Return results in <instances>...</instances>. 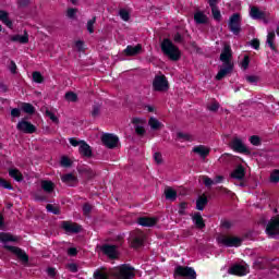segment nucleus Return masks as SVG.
Returning <instances> with one entry per match:
<instances>
[{"instance_id": "55", "label": "nucleus", "mask_w": 279, "mask_h": 279, "mask_svg": "<svg viewBox=\"0 0 279 279\" xmlns=\"http://www.w3.org/2000/svg\"><path fill=\"white\" fill-rule=\"evenodd\" d=\"M99 112H101V107L99 106H94L92 110V117H99Z\"/></svg>"}, {"instance_id": "48", "label": "nucleus", "mask_w": 279, "mask_h": 279, "mask_svg": "<svg viewBox=\"0 0 279 279\" xmlns=\"http://www.w3.org/2000/svg\"><path fill=\"white\" fill-rule=\"evenodd\" d=\"M69 141H70V145H72V147H81L82 143H84V141H77L74 137H71Z\"/></svg>"}, {"instance_id": "9", "label": "nucleus", "mask_w": 279, "mask_h": 279, "mask_svg": "<svg viewBox=\"0 0 279 279\" xmlns=\"http://www.w3.org/2000/svg\"><path fill=\"white\" fill-rule=\"evenodd\" d=\"M229 274L232 276H247L250 274V266L247 264H235L230 267Z\"/></svg>"}, {"instance_id": "63", "label": "nucleus", "mask_w": 279, "mask_h": 279, "mask_svg": "<svg viewBox=\"0 0 279 279\" xmlns=\"http://www.w3.org/2000/svg\"><path fill=\"white\" fill-rule=\"evenodd\" d=\"M68 269H70V271L75 274L77 271V265L76 264H69Z\"/></svg>"}, {"instance_id": "51", "label": "nucleus", "mask_w": 279, "mask_h": 279, "mask_svg": "<svg viewBox=\"0 0 279 279\" xmlns=\"http://www.w3.org/2000/svg\"><path fill=\"white\" fill-rule=\"evenodd\" d=\"M250 143L255 146H258V145H260V137L253 135L250 137Z\"/></svg>"}, {"instance_id": "7", "label": "nucleus", "mask_w": 279, "mask_h": 279, "mask_svg": "<svg viewBox=\"0 0 279 279\" xmlns=\"http://www.w3.org/2000/svg\"><path fill=\"white\" fill-rule=\"evenodd\" d=\"M266 234L270 236V239H276L279 236V218L274 217L270 219L266 227Z\"/></svg>"}, {"instance_id": "12", "label": "nucleus", "mask_w": 279, "mask_h": 279, "mask_svg": "<svg viewBox=\"0 0 279 279\" xmlns=\"http://www.w3.org/2000/svg\"><path fill=\"white\" fill-rule=\"evenodd\" d=\"M16 129L19 132H23L24 134H34V132H36V125L26 120H21L17 123Z\"/></svg>"}, {"instance_id": "32", "label": "nucleus", "mask_w": 279, "mask_h": 279, "mask_svg": "<svg viewBox=\"0 0 279 279\" xmlns=\"http://www.w3.org/2000/svg\"><path fill=\"white\" fill-rule=\"evenodd\" d=\"M0 21L1 23H3L4 25H7V27H9L10 29H12V21H10V17L8 15V12L5 11H0Z\"/></svg>"}, {"instance_id": "5", "label": "nucleus", "mask_w": 279, "mask_h": 279, "mask_svg": "<svg viewBox=\"0 0 279 279\" xmlns=\"http://www.w3.org/2000/svg\"><path fill=\"white\" fill-rule=\"evenodd\" d=\"M219 245H226L227 247H239L242 240L236 236L220 235L217 239Z\"/></svg>"}, {"instance_id": "39", "label": "nucleus", "mask_w": 279, "mask_h": 279, "mask_svg": "<svg viewBox=\"0 0 279 279\" xmlns=\"http://www.w3.org/2000/svg\"><path fill=\"white\" fill-rule=\"evenodd\" d=\"M95 23H97V17H95V16L92 20L87 21L86 27H87V32L89 34H94L95 33Z\"/></svg>"}, {"instance_id": "45", "label": "nucleus", "mask_w": 279, "mask_h": 279, "mask_svg": "<svg viewBox=\"0 0 279 279\" xmlns=\"http://www.w3.org/2000/svg\"><path fill=\"white\" fill-rule=\"evenodd\" d=\"M270 182H279V170H274L270 174Z\"/></svg>"}, {"instance_id": "23", "label": "nucleus", "mask_w": 279, "mask_h": 279, "mask_svg": "<svg viewBox=\"0 0 279 279\" xmlns=\"http://www.w3.org/2000/svg\"><path fill=\"white\" fill-rule=\"evenodd\" d=\"M194 21L196 25H206L208 23V15L202 11L194 13Z\"/></svg>"}, {"instance_id": "30", "label": "nucleus", "mask_w": 279, "mask_h": 279, "mask_svg": "<svg viewBox=\"0 0 279 279\" xmlns=\"http://www.w3.org/2000/svg\"><path fill=\"white\" fill-rule=\"evenodd\" d=\"M10 178H13L16 182H23V173L16 168H11L9 170Z\"/></svg>"}, {"instance_id": "10", "label": "nucleus", "mask_w": 279, "mask_h": 279, "mask_svg": "<svg viewBox=\"0 0 279 279\" xmlns=\"http://www.w3.org/2000/svg\"><path fill=\"white\" fill-rule=\"evenodd\" d=\"M101 141L104 145L108 147V149H114V147L119 146V137L114 134H104Z\"/></svg>"}, {"instance_id": "28", "label": "nucleus", "mask_w": 279, "mask_h": 279, "mask_svg": "<svg viewBox=\"0 0 279 279\" xmlns=\"http://www.w3.org/2000/svg\"><path fill=\"white\" fill-rule=\"evenodd\" d=\"M61 180L64 184H68L69 186H73L75 182H77V178L73 175L72 173L63 174L61 177Z\"/></svg>"}, {"instance_id": "57", "label": "nucleus", "mask_w": 279, "mask_h": 279, "mask_svg": "<svg viewBox=\"0 0 279 279\" xmlns=\"http://www.w3.org/2000/svg\"><path fill=\"white\" fill-rule=\"evenodd\" d=\"M155 161L157 162V165H160L162 162V155L159 153H155L154 155Z\"/></svg>"}, {"instance_id": "58", "label": "nucleus", "mask_w": 279, "mask_h": 279, "mask_svg": "<svg viewBox=\"0 0 279 279\" xmlns=\"http://www.w3.org/2000/svg\"><path fill=\"white\" fill-rule=\"evenodd\" d=\"M90 210H93V207L89 204H85L83 206V213L84 215H88V213H90Z\"/></svg>"}, {"instance_id": "25", "label": "nucleus", "mask_w": 279, "mask_h": 279, "mask_svg": "<svg viewBox=\"0 0 279 279\" xmlns=\"http://www.w3.org/2000/svg\"><path fill=\"white\" fill-rule=\"evenodd\" d=\"M12 43H20L21 45H27L29 43V35H27V32L24 33V35H13L11 36Z\"/></svg>"}, {"instance_id": "1", "label": "nucleus", "mask_w": 279, "mask_h": 279, "mask_svg": "<svg viewBox=\"0 0 279 279\" xmlns=\"http://www.w3.org/2000/svg\"><path fill=\"white\" fill-rule=\"evenodd\" d=\"M16 241H19V236L13 235L11 233H0V243H3L4 248L8 250L9 252H11V254H14L15 256H17V258H20V260H22V263H27V260H29V257L27 256V254L25 253V251L16 247V246H10L8 245V243H16Z\"/></svg>"}, {"instance_id": "11", "label": "nucleus", "mask_w": 279, "mask_h": 279, "mask_svg": "<svg viewBox=\"0 0 279 279\" xmlns=\"http://www.w3.org/2000/svg\"><path fill=\"white\" fill-rule=\"evenodd\" d=\"M61 228L66 234H77L78 232H82V226L71 221H62Z\"/></svg>"}, {"instance_id": "27", "label": "nucleus", "mask_w": 279, "mask_h": 279, "mask_svg": "<svg viewBox=\"0 0 279 279\" xmlns=\"http://www.w3.org/2000/svg\"><path fill=\"white\" fill-rule=\"evenodd\" d=\"M143 49V47L141 45L137 46H128L124 49V53L125 56H138V53H141V50Z\"/></svg>"}, {"instance_id": "26", "label": "nucleus", "mask_w": 279, "mask_h": 279, "mask_svg": "<svg viewBox=\"0 0 279 279\" xmlns=\"http://www.w3.org/2000/svg\"><path fill=\"white\" fill-rule=\"evenodd\" d=\"M232 69H233V65H222V68L216 75V80H218V81L223 80V77H226V75L232 73Z\"/></svg>"}, {"instance_id": "29", "label": "nucleus", "mask_w": 279, "mask_h": 279, "mask_svg": "<svg viewBox=\"0 0 279 279\" xmlns=\"http://www.w3.org/2000/svg\"><path fill=\"white\" fill-rule=\"evenodd\" d=\"M148 125L153 130H162V128H165V124H162V122H160L157 118L154 117L149 118Z\"/></svg>"}, {"instance_id": "40", "label": "nucleus", "mask_w": 279, "mask_h": 279, "mask_svg": "<svg viewBox=\"0 0 279 279\" xmlns=\"http://www.w3.org/2000/svg\"><path fill=\"white\" fill-rule=\"evenodd\" d=\"M45 114L49 117L50 121L52 123H60V120L56 117V113L49 109L46 110Z\"/></svg>"}, {"instance_id": "61", "label": "nucleus", "mask_w": 279, "mask_h": 279, "mask_svg": "<svg viewBox=\"0 0 279 279\" xmlns=\"http://www.w3.org/2000/svg\"><path fill=\"white\" fill-rule=\"evenodd\" d=\"M68 255H69V256H77V248H75V247H70V248L68 250Z\"/></svg>"}, {"instance_id": "18", "label": "nucleus", "mask_w": 279, "mask_h": 279, "mask_svg": "<svg viewBox=\"0 0 279 279\" xmlns=\"http://www.w3.org/2000/svg\"><path fill=\"white\" fill-rule=\"evenodd\" d=\"M250 14L252 19H255L257 21H264V23H267V13L260 11L258 8H251Z\"/></svg>"}, {"instance_id": "22", "label": "nucleus", "mask_w": 279, "mask_h": 279, "mask_svg": "<svg viewBox=\"0 0 279 279\" xmlns=\"http://www.w3.org/2000/svg\"><path fill=\"white\" fill-rule=\"evenodd\" d=\"M101 251L109 258H117V246L116 245L105 244V245H102Z\"/></svg>"}, {"instance_id": "17", "label": "nucleus", "mask_w": 279, "mask_h": 279, "mask_svg": "<svg viewBox=\"0 0 279 279\" xmlns=\"http://www.w3.org/2000/svg\"><path fill=\"white\" fill-rule=\"evenodd\" d=\"M132 123L135 128L136 134H138V136H143V134H145V119L133 118Z\"/></svg>"}, {"instance_id": "38", "label": "nucleus", "mask_w": 279, "mask_h": 279, "mask_svg": "<svg viewBox=\"0 0 279 279\" xmlns=\"http://www.w3.org/2000/svg\"><path fill=\"white\" fill-rule=\"evenodd\" d=\"M94 278L95 279H108V270L107 269L96 270L94 272Z\"/></svg>"}, {"instance_id": "41", "label": "nucleus", "mask_w": 279, "mask_h": 279, "mask_svg": "<svg viewBox=\"0 0 279 279\" xmlns=\"http://www.w3.org/2000/svg\"><path fill=\"white\" fill-rule=\"evenodd\" d=\"M211 14L215 21H221V11H219V8L211 7Z\"/></svg>"}, {"instance_id": "50", "label": "nucleus", "mask_w": 279, "mask_h": 279, "mask_svg": "<svg viewBox=\"0 0 279 279\" xmlns=\"http://www.w3.org/2000/svg\"><path fill=\"white\" fill-rule=\"evenodd\" d=\"M0 186L2 189H8L9 191H12V185L10 184V182H8L3 179H0Z\"/></svg>"}, {"instance_id": "53", "label": "nucleus", "mask_w": 279, "mask_h": 279, "mask_svg": "<svg viewBox=\"0 0 279 279\" xmlns=\"http://www.w3.org/2000/svg\"><path fill=\"white\" fill-rule=\"evenodd\" d=\"M61 167H71V159H69V157H62Z\"/></svg>"}, {"instance_id": "54", "label": "nucleus", "mask_w": 279, "mask_h": 279, "mask_svg": "<svg viewBox=\"0 0 279 279\" xmlns=\"http://www.w3.org/2000/svg\"><path fill=\"white\" fill-rule=\"evenodd\" d=\"M242 69H247L250 66V57L245 56L241 63Z\"/></svg>"}, {"instance_id": "49", "label": "nucleus", "mask_w": 279, "mask_h": 279, "mask_svg": "<svg viewBox=\"0 0 279 279\" xmlns=\"http://www.w3.org/2000/svg\"><path fill=\"white\" fill-rule=\"evenodd\" d=\"M75 14H77V9H68L66 16L68 19H75Z\"/></svg>"}, {"instance_id": "24", "label": "nucleus", "mask_w": 279, "mask_h": 279, "mask_svg": "<svg viewBox=\"0 0 279 279\" xmlns=\"http://www.w3.org/2000/svg\"><path fill=\"white\" fill-rule=\"evenodd\" d=\"M40 186L45 193H53L56 191V183L49 180H43Z\"/></svg>"}, {"instance_id": "64", "label": "nucleus", "mask_w": 279, "mask_h": 279, "mask_svg": "<svg viewBox=\"0 0 279 279\" xmlns=\"http://www.w3.org/2000/svg\"><path fill=\"white\" fill-rule=\"evenodd\" d=\"M223 182V175H217L214 180V184H221Z\"/></svg>"}, {"instance_id": "43", "label": "nucleus", "mask_w": 279, "mask_h": 279, "mask_svg": "<svg viewBox=\"0 0 279 279\" xmlns=\"http://www.w3.org/2000/svg\"><path fill=\"white\" fill-rule=\"evenodd\" d=\"M65 99H66L68 101H71V102L75 104V101H77V94H75V93H73V92H68V93L65 94Z\"/></svg>"}, {"instance_id": "33", "label": "nucleus", "mask_w": 279, "mask_h": 279, "mask_svg": "<svg viewBox=\"0 0 279 279\" xmlns=\"http://www.w3.org/2000/svg\"><path fill=\"white\" fill-rule=\"evenodd\" d=\"M21 110L26 114H34V112H36V108L29 102H22Z\"/></svg>"}, {"instance_id": "44", "label": "nucleus", "mask_w": 279, "mask_h": 279, "mask_svg": "<svg viewBox=\"0 0 279 279\" xmlns=\"http://www.w3.org/2000/svg\"><path fill=\"white\" fill-rule=\"evenodd\" d=\"M120 17L122 19V21H130V11L125 10V9H121L119 11Z\"/></svg>"}, {"instance_id": "47", "label": "nucleus", "mask_w": 279, "mask_h": 279, "mask_svg": "<svg viewBox=\"0 0 279 279\" xmlns=\"http://www.w3.org/2000/svg\"><path fill=\"white\" fill-rule=\"evenodd\" d=\"M48 213H52L53 215H58V213H60V209H58V207H54L53 205L51 204H48L46 206Z\"/></svg>"}, {"instance_id": "15", "label": "nucleus", "mask_w": 279, "mask_h": 279, "mask_svg": "<svg viewBox=\"0 0 279 279\" xmlns=\"http://www.w3.org/2000/svg\"><path fill=\"white\" fill-rule=\"evenodd\" d=\"M145 242V233L143 231H135L131 235L132 247H141Z\"/></svg>"}, {"instance_id": "46", "label": "nucleus", "mask_w": 279, "mask_h": 279, "mask_svg": "<svg viewBox=\"0 0 279 279\" xmlns=\"http://www.w3.org/2000/svg\"><path fill=\"white\" fill-rule=\"evenodd\" d=\"M207 108L210 112H217L219 110V102L213 101Z\"/></svg>"}, {"instance_id": "4", "label": "nucleus", "mask_w": 279, "mask_h": 279, "mask_svg": "<svg viewBox=\"0 0 279 279\" xmlns=\"http://www.w3.org/2000/svg\"><path fill=\"white\" fill-rule=\"evenodd\" d=\"M190 278V279H196L197 272H195V269L186 266H178L174 270V278Z\"/></svg>"}, {"instance_id": "37", "label": "nucleus", "mask_w": 279, "mask_h": 279, "mask_svg": "<svg viewBox=\"0 0 279 279\" xmlns=\"http://www.w3.org/2000/svg\"><path fill=\"white\" fill-rule=\"evenodd\" d=\"M207 204H208V198H206V196H201L196 201V208H197V210H204V208H206Z\"/></svg>"}, {"instance_id": "13", "label": "nucleus", "mask_w": 279, "mask_h": 279, "mask_svg": "<svg viewBox=\"0 0 279 279\" xmlns=\"http://www.w3.org/2000/svg\"><path fill=\"white\" fill-rule=\"evenodd\" d=\"M232 49L230 48V45H226L221 54H220V60L222 62L223 66H232Z\"/></svg>"}, {"instance_id": "31", "label": "nucleus", "mask_w": 279, "mask_h": 279, "mask_svg": "<svg viewBox=\"0 0 279 279\" xmlns=\"http://www.w3.org/2000/svg\"><path fill=\"white\" fill-rule=\"evenodd\" d=\"M166 199H169L170 202H175L178 197V192L173 190V187H167L165 190Z\"/></svg>"}, {"instance_id": "52", "label": "nucleus", "mask_w": 279, "mask_h": 279, "mask_svg": "<svg viewBox=\"0 0 279 279\" xmlns=\"http://www.w3.org/2000/svg\"><path fill=\"white\" fill-rule=\"evenodd\" d=\"M203 183L205 186H213L215 184V181L208 177H203Z\"/></svg>"}, {"instance_id": "19", "label": "nucleus", "mask_w": 279, "mask_h": 279, "mask_svg": "<svg viewBox=\"0 0 279 279\" xmlns=\"http://www.w3.org/2000/svg\"><path fill=\"white\" fill-rule=\"evenodd\" d=\"M232 180H238L239 182H243L245 178V168L243 166H238L232 172H231Z\"/></svg>"}, {"instance_id": "60", "label": "nucleus", "mask_w": 279, "mask_h": 279, "mask_svg": "<svg viewBox=\"0 0 279 279\" xmlns=\"http://www.w3.org/2000/svg\"><path fill=\"white\" fill-rule=\"evenodd\" d=\"M75 47L78 51H84V41L82 40L76 41Z\"/></svg>"}, {"instance_id": "14", "label": "nucleus", "mask_w": 279, "mask_h": 279, "mask_svg": "<svg viewBox=\"0 0 279 279\" xmlns=\"http://www.w3.org/2000/svg\"><path fill=\"white\" fill-rule=\"evenodd\" d=\"M231 149L238 154H247V147L243 144V141L239 137H234L230 143Z\"/></svg>"}, {"instance_id": "35", "label": "nucleus", "mask_w": 279, "mask_h": 279, "mask_svg": "<svg viewBox=\"0 0 279 279\" xmlns=\"http://www.w3.org/2000/svg\"><path fill=\"white\" fill-rule=\"evenodd\" d=\"M177 138H179V141H181V143H184V142H193L194 141V137L193 135L189 134V133H182V132H179L177 134Z\"/></svg>"}, {"instance_id": "16", "label": "nucleus", "mask_w": 279, "mask_h": 279, "mask_svg": "<svg viewBox=\"0 0 279 279\" xmlns=\"http://www.w3.org/2000/svg\"><path fill=\"white\" fill-rule=\"evenodd\" d=\"M193 154H196V156H199L203 160L206 159V157L210 154V147L205 145H197L192 148Z\"/></svg>"}, {"instance_id": "20", "label": "nucleus", "mask_w": 279, "mask_h": 279, "mask_svg": "<svg viewBox=\"0 0 279 279\" xmlns=\"http://www.w3.org/2000/svg\"><path fill=\"white\" fill-rule=\"evenodd\" d=\"M137 223L144 228H153V226L158 223V218L141 217L137 219Z\"/></svg>"}, {"instance_id": "62", "label": "nucleus", "mask_w": 279, "mask_h": 279, "mask_svg": "<svg viewBox=\"0 0 279 279\" xmlns=\"http://www.w3.org/2000/svg\"><path fill=\"white\" fill-rule=\"evenodd\" d=\"M246 82H248V84H256L258 78H256V76H246Z\"/></svg>"}, {"instance_id": "34", "label": "nucleus", "mask_w": 279, "mask_h": 279, "mask_svg": "<svg viewBox=\"0 0 279 279\" xmlns=\"http://www.w3.org/2000/svg\"><path fill=\"white\" fill-rule=\"evenodd\" d=\"M275 40H276V33L274 32L268 33L266 44L268 45V47H270L272 51H276V45H274Z\"/></svg>"}, {"instance_id": "42", "label": "nucleus", "mask_w": 279, "mask_h": 279, "mask_svg": "<svg viewBox=\"0 0 279 279\" xmlns=\"http://www.w3.org/2000/svg\"><path fill=\"white\" fill-rule=\"evenodd\" d=\"M45 78L43 77V74L40 72H34L33 73V82H36V84H43Z\"/></svg>"}, {"instance_id": "59", "label": "nucleus", "mask_w": 279, "mask_h": 279, "mask_svg": "<svg viewBox=\"0 0 279 279\" xmlns=\"http://www.w3.org/2000/svg\"><path fill=\"white\" fill-rule=\"evenodd\" d=\"M187 207H189V205L186 203H181L179 214L184 215V210H186Z\"/></svg>"}, {"instance_id": "8", "label": "nucleus", "mask_w": 279, "mask_h": 279, "mask_svg": "<svg viewBox=\"0 0 279 279\" xmlns=\"http://www.w3.org/2000/svg\"><path fill=\"white\" fill-rule=\"evenodd\" d=\"M153 88L158 93H165V90H169V82L165 75L155 76L153 81Z\"/></svg>"}, {"instance_id": "3", "label": "nucleus", "mask_w": 279, "mask_h": 279, "mask_svg": "<svg viewBox=\"0 0 279 279\" xmlns=\"http://www.w3.org/2000/svg\"><path fill=\"white\" fill-rule=\"evenodd\" d=\"M112 276H114L118 279H131L134 278V267L124 264L120 267H117L112 270Z\"/></svg>"}, {"instance_id": "56", "label": "nucleus", "mask_w": 279, "mask_h": 279, "mask_svg": "<svg viewBox=\"0 0 279 279\" xmlns=\"http://www.w3.org/2000/svg\"><path fill=\"white\" fill-rule=\"evenodd\" d=\"M11 117L19 118L21 117V109L14 108L11 110Z\"/></svg>"}, {"instance_id": "36", "label": "nucleus", "mask_w": 279, "mask_h": 279, "mask_svg": "<svg viewBox=\"0 0 279 279\" xmlns=\"http://www.w3.org/2000/svg\"><path fill=\"white\" fill-rule=\"evenodd\" d=\"M193 221H194L196 228L202 229V228H205V226H206V225L204 223V218H202V215H201V214H195V215L193 216Z\"/></svg>"}, {"instance_id": "21", "label": "nucleus", "mask_w": 279, "mask_h": 279, "mask_svg": "<svg viewBox=\"0 0 279 279\" xmlns=\"http://www.w3.org/2000/svg\"><path fill=\"white\" fill-rule=\"evenodd\" d=\"M78 154H81V156L84 158H90V156H93V149L90 148V145H88L86 142H83L78 147Z\"/></svg>"}, {"instance_id": "6", "label": "nucleus", "mask_w": 279, "mask_h": 279, "mask_svg": "<svg viewBox=\"0 0 279 279\" xmlns=\"http://www.w3.org/2000/svg\"><path fill=\"white\" fill-rule=\"evenodd\" d=\"M229 29L234 34L235 36H239L241 34V14L234 13L229 19Z\"/></svg>"}, {"instance_id": "2", "label": "nucleus", "mask_w": 279, "mask_h": 279, "mask_svg": "<svg viewBox=\"0 0 279 279\" xmlns=\"http://www.w3.org/2000/svg\"><path fill=\"white\" fill-rule=\"evenodd\" d=\"M161 51L173 62H178V60H180V57L182 56V53L180 52V48L173 45V41L168 38L163 39V41L161 43Z\"/></svg>"}]
</instances>
